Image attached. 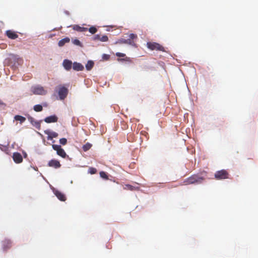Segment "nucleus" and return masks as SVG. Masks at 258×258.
I'll list each match as a JSON object with an SVG mask.
<instances>
[{
  "mask_svg": "<svg viewBox=\"0 0 258 258\" xmlns=\"http://www.w3.org/2000/svg\"><path fill=\"white\" fill-rule=\"evenodd\" d=\"M52 147L53 149L56 151L57 154L61 157L62 158H66L67 154L64 150L61 148L60 145H52Z\"/></svg>",
  "mask_w": 258,
  "mask_h": 258,
  "instance_id": "obj_7",
  "label": "nucleus"
},
{
  "mask_svg": "<svg viewBox=\"0 0 258 258\" xmlns=\"http://www.w3.org/2000/svg\"><path fill=\"white\" fill-rule=\"evenodd\" d=\"M94 62L91 60H89L86 64V68L87 70H91L94 66Z\"/></svg>",
  "mask_w": 258,
  "mask_h": 258,
  "instance_id": "obj_22",
  "label": "nucleus"
},
{
  "mask_svg": "<svg viewBox=\"0 0 258 258\" xmlns=\"http://www.w3.org/2000/svg\"><path fill=\"white\" fill-rule=\"evenodd\" d=\"M57 120H58V118L55 115L48 116L44 119L45 122H46V123H52V122H56L57 121Z\"/></svg>",
  "mask_w": 258,
  "mask_h": 258,
  "instance_id": "obj_16",
  "label": "nucleus"
},
{
  "mask_svg": "<svg viewBox=\"0 0 258 258\" xmlns=\"http://www.w3.org/2000/svg\"><path fill=\"white\" fill-rule=\"evenodd\" d=\"M55 90L57 92L60 100H63L67 97L68 94V89L66 87L59 85L57 86Z\"/></svg>",
  "mask_w": 258,
  "mask_h": 258,
  "instance_id": "obj_1",
  "label": "nucleus"
},
{
  "mask_svg": "<svg viewBox=\"0 0 258 258\" xmlns=\"http://www.w3.org/2000/svg\"><path fill=\"white\" fill-rule=\"evenodd\" d=\"M73 43L74 44H75L76 45L82 46L81 42L79 40H78L77 39H75L73 40Z\"/></svg>",
  "mask_w": 258,
  "mask_h": 258,
  "instance_id": "obj_28",
  "label": "nucleus"
},
{
  "mask_svg": "<svg viewBox=\"0 0 258 258\" xmlns=\"http://www.w3.org/2000/svg\"><path fill=\"white\" fill-rule=\"evenodd\" d=\"M73 29L78 32H86L88 31L87 28L81 27L77 25H75L73 26Z\"/></svg>",
  "mask_w": 258,
  "mask_h": 258,
  "instance_id": "obj_18",
  "label": "nucleus"
},
{
  "mask_svg": "<svg viewBox=\"0 0 258 258\" xmlns=\"http://www.w3.org/2000/svg\"><path fill=\"white\" fill-rule=\"evenodd\" d=\"M48 166L50 167L57 169L60 167L61 164L59 161L55 159H52L48 162Z\"/></svg>",
  "mask_w": 258,
  "mask_h": 258,
  "instance_id": "obj_8",
  "label": "nucleus"
},
{
  "mask_svg": "<svg viewBox=\"0 0 258 258\" xmlns=\"http://www.w3.org/2000/svg\"><path fill=\"white\" fill-rule=\"evenodd\" d=\"M92 145L91 144L89 143H87L86 144L83 145L82 149L84 151L86 152L88 151L91 147Z\"/></svg>",
  "mask_w": 258,
  "mask_h": 258,
  "instance_id": "obj_24",
  "label": "nucleus"
},
{
  "mask_svg": "<svg viewBox=\"0 0 258 258\" xmlns=\"http://www.w3.org/2000/svg\"><path fill=\"white\" fill-rule=\"evenodd\" d=\"M43 106H45V107H47V103H44L43 104Z\"/></svg>",
  "mask_w": 258,
  "mask_h": 258,
  "instance_id": "obj_34",
  "label": "nucleus"
},
{
  "mask_svg": "<svg viewBox=\"0 0 258 258\" xmlns=\"http://www.w3.org/2000/svg\"><path fill=\"white\" fill-rule=\"evenodd\" d=\"M26 156H27L26 153H25V154H24V157H26Z\"/></svg>",
  "mask_w": 258,
  "mask_h": 258,
  "instance_id": "obj_35",
  "label": "nucleus"
},
{
  "mask_svg": "<svg viewBox=\"0 0 258 258\" xmlns=\"http://www.w3.org/2000/svg\"><path fill=\"white\" fill-rule=\"evenodd\" d=\"M53 193L55 195V196L59 199L60 201L64 202L66 200V197L64 194L61 192V191L53 189Z\"/></svg>",
  "mask_w": 258,
  "mask_h": 258,
  "instance_id": "obj_9",
  "label": "nucleus"
},
{
  "mask_svg": "<svg viewBox=\"0 0 258 258\" xmlns=\"http://www.w3.org/2000/svg\"><path fill=\"white\" fill-rule=\"evenodd\" d=\"M29 120H30L31 122L34 124L36 126L40 125L39 123L37 121H34L32 117L29 118Z\"/></svg>",
  "mask_w": 258,
  "mask_h": 258,
  "instance_id": "obj_29",
  "label": "nucleus"
},
{
  "mask_svg": "<svg viewBox=\"0 0 258 258\" xmlns=\"http://www.w3.org/2000/svg\"><path fill=\"white\" fill-rule=\"evenodd\" d=\"M230 174L225 169L217 171L214 174L215 178L217 180H223L229 178Z\"/></svg>",
  "mask_w": 258,
  "mask_h": 258,
  "instance_id": "obj_4",
  "label": "nucleus"
},
{
  "mask_svg": "<svg viewBox=\"0 0 258 258\" xmlns=\"http://www.w3.org/2000/svg\"><path fill=\"white\" fill-rule=\"evenodd\" d=\"M204 179V178L203 177L195 174L186 178L184 181V182L185 184H194L196 183H200Z\"/></svg>",
  "mask_w": 258,
  "mask_h": 258,
  "instance_id": "obj_3",
  "label": "nucleus"
},
{
  "mask_svg": "<svg viewBox=\"0 0 258 258\" xmlns=\"http://www.w3.org/2000/svg\"><path fill=\"white\" fill-rule=\"evenodd\" d=\"M31 91L35 95H44L47 93V91L43 87L39 85L32 87Z\"/></svg>",
  "mask_w": 258,
  "mask_h": 258,
  "instance_id": "obj_6",
  "label": "nucleus"
},
{
  "mask_svg": "<svg viewBox=\"0 0 258 258\" xmlns=\"http://www.w3.org/2000/svg\"><path fill=\"white\" fill-rule=\"evenodd\" d=\"M89 31L92 34L96 33L97 31V29L94 26H91L89 29Z\"/></svg>",
  "mask_w": 258,
  "mask_h": 258,
  "instance_id": "obj_25",
  "label": "nucleus"
},
{
  "mask_svg": "<svg viewBox=\"0 0 258 258\" xmlns=\"http://www.w3.org/2000/svg\"><path fill=\"white\" fill-rule=\"evenodd\" d=\"M33 109L36 112H40L43 110V107L40 104H37L33 106Z\"/></svg>",
  "mask_w": 258,
  "mask_h": 258,
  "instance_id": "obj_23",
  "label": "nucleus"
},
{
  "mask_svg": "<svg viewBox=\"0 0 258 258\" xmlns=\"http://www.w3.org/2000/svg\"><path fill=\"white\" fill-rule=\"evenodd\" d=\"M115 55L118 57H124L125 56V54L124 53L120 52H116Z\"/></svg>",
  "mask_w": 258,
  "mask_h": 258,
  "instance_id": "obj_32",
  "label": "nucleus"
},
{
  "mask_svg": "<svg viewBox=\"0 0 258 258\" xmlns=\"http://www.w3.org/2000/svg\"><path fill=\"white\" fill-rule=\"evenodd\" d=\"M70 39L69 37H66L59 41L58 45L60 47L63 46L66 43H69Z\"/></svg>",
  "mask_w": 258,
  "mask_h": 258,
  "instance_id": "obj_20",
  "label": "nucleus"
},
{
  "mask_svg": "<svg viewBox=\"0 0 258 258\" xmlns=\"http://www.w3.org/2000/svg\"><path fill=\"white\" fill-rule=\"evenodd\" d=\"M13 158L14 162L16 163H20L23 161V158L20 153L15 152L13 155Z\"/></svg>",
  "mask_w": 258,
  "mask_h": 258,
  "instance_id": "obj_10",
  "label": "nucleus"
},
{
  "mask_svg": "<svg viewBox=\"0 0 258 258\" xmlns=\"http://www.w3.org/2000/svg\"><path fill=\"white\" fill-rule=\"evenodd\" d=\"M3 248L4 250H7L12 246V242L10 240L5 239L2 242Z\"/></svg>",
  "mask_w": 258,
  "mask_h": 258,
  "instance_id": "obj_13",
  "label": "nucleus"
},
{
  "mask_svg": "<svg viewBox=\"0 0 258 258\" xmlns=\"http://www.w3.org/2000/svg\"><path fill=\"white\" fill-rule=\"evenodd\" d=\"M72 64V62L70 60L66 59L63 61L62 65L67 71H70L71 69Z\"/></svg>",
  "mask_w": 258,
  "mask_h": 258,
  "instance_id": "obj_14",
  "label": "nucleus"
},
{
  "mask_svg": "<svg viewBox=\"0 0 258 258\" xmlns=\"http://www.w3.org/2000/svg\"><path fill=\"white\" fill-rule=\"evenodd\" d=\"M6 35L7 36L11 39H16L18 37V35L14 31L12 30H7L6 32Z\"/></svg>",
  "mask_w": 258,
  "mask_h": 258,
  "instance_id": "obj_12",
  "label": "nucleus"
},
{
  "mask_svg": "<svg viewBox=\"0 0 258 258\" xmlns=\"http://www.w3.org/2000/svg\"><path fill=\"white\" fill-rule=\"evenodd\" d=\"M14 119L17 121H19L21 123H23L26 120V118L21 115H16L14 117Z\"/></svg>",
  "mask_w": 258,
  "mask_h": 258,
  "instance_id": "obj_21",
  "label": "nucleus"
},
{
  "mask_svg": "<svg viewBox=\"0 0 258 258\" xmlns=\"http://www.w3.org/2000/svg\"><path fill=\"white\" fill-rule=\"evenodd\" d=\"M45 134L48 135L47 140H52L54 138H56L58 136V134L54 132H51L49 130L45 131Z\"/></svg>",
  "mask_w": 258,
  "mask_h": 258,
  "instance_id": "obj_15",
  "label": "nucleus"
},
{
  "mask_svg": "<svg viewBox=\"0 0 258 258\" xmlns=\"http://www.w3.org/2000/svg\"><path fill=\"white\" fill-rule=\"evenodd\" d=\"M73 68L76 71H81L84 70V66L80 63L75 62L73 64Z\"/></svg>",
  "mask_w": 258,
  "mask_h": 258,
  "instance_id": "obj_17",
  "label": "nucleus"
},
{
  "mask_svg": "<svg viewBox=\"0 0 258 258\" xmlns=\"http://www.w3.org/2000/svg\"><path fill=\"white\" fill-rule=\"evenodd\" d=\"M99 174H100V176L102 178H104L105 179H108V175H107L106 172H105L104 171H101V172H100Z\"/></svg>",
  "mask_w": 258,
  "mask_h": 258,
  "instance_id": "obj_26",
  "label": "nucleus"
},
{
  "mask_svg": "<svg viewBox=\"0 0 258 258\" xmlns=\"http://www.w3.org/2000/svg\"><path fill=\"white\" fill-rule=\"evenodd\" d=\"M11 58H13V59H16L17 58V56L15 55H11Z\"/></svg>",
  "mask_w": 258,
  "mask_h": 258,
  "instance_id": "obj_33",
  "label": "nucleus"
},
{
  "mask_svg": "<svg viewBox=\"0 0 258 258\" xmlns=\"http://www.w3.org/2000/svg\"><path fill=\"white\" fill-rule=\"evenodd\" d=\"M147 47L151 50H158L163 52L165 51L163 46L160 44L154 42H148L147 43Z\"/></svg>",
  "mask_w": 258,
  "mask_h": 258,
  "instance_id": "obj_5",
  "label": "nucleus"
},
{
  "mask_svg": "<svg viewBox=\"0 0 258 258\" xmlns=\"http://www.w3.org/2000/svg\"><path fill=\"white\" fill-rule=\"evenodd\" d=\"M92 40L94 41L99 40L101 42H107L108 41V38L106 35L100 36L99 35H95L92 37Z\"/></svg>",
  "mask_w": 258,
  "mask_h": 258,
  "instance_id": "obj_11",
  "label": "nucleus"
},
{
  "mask_svg": "<svg viewBox=\"0 0 258 258\" xmlns=\"http://www.w3.org/2000/svg\"><path fill=\"white\" fill-rule=\"evenodd\" d=\"M59 143L62 145H65L67 143V140L66 138H61L59 140Z\"/></svg>",
  "mask_w": 258,
  "mask_h": 258,
  "instance_id": "obj_30",
  "label": "nucleus"
},
{
  "mask_svg": "<svg viewBox=\"0 0 258 258\" xmlns=\"http://www.w3.org/2000/svg\"><path fill=\"white\" fill-rule=\"evenodd\" d=\"M123 189L125 190H138L139 189V187H136L128 184H126L124 185Z\"/></svg>",
  "mask_w": 258,
  "mask_h": 258,
  "instance_id": "obj_19",
  "label": "nucleus"
},
{
  "mask_svg": "<svg viewBox=\"0 0 258 258\" xmlns=\"http://www.w3.org/2000/svg\"><path fill=\"white\" fill-rule=\"evenodd\" d=\"M88 172L91 174H95L97 172V169L94 167H90L89 168Z\"/></svg>",
  "mask_w": 258,
  "mask_h": 258,
  "instance_id": "obj_27",
  "label": "nucleus"
},
{
  "mask_svg": "<svg viewBox=\"0 0 258 258\" xmlns=\"http://www.w3.org/2000/svg\"><path fill=\"white\" fill-rule=\"evenodd\" d=\"M137 35L136 34H134L133 33L130 34L129 35V38L127 39H121L119 40V43H123V44H127L128 45H132L133 46L137 47V44L134 39H137Z\"/></svg>",
  "mask_w": 258,
  "mask_h": 258,
  "instance_id": "obj_2",
  "label": "nucleus"
},
{
  "mask_svg": "<svg viewBox=\"0 0 258 258\" xmlns=\"http://www.w3.org/2000/svg\"><path fill=\"white\" fill-rule=\"evenodd\" d=\"M110 58V55L109 54H103L102 56V58L104 60H108Z\"/></svg>",
  "mask_w": 258,
  "mask_h": 258,
  "instance_id": "obj_31",
  "label": "nucleus"
}]
</instances>
